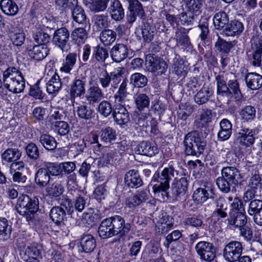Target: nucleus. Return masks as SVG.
I'll return each instance as SVG.
<instances>
[{
    "label": "nucleus",
    "mask_w": 262,
    "mask_h": 262,
    "mask_svg": "<svg viewBox=\"0 0 262 262\" xmlns=\"http://www.w3.org/2000/svg\"><path fill=\"white\" fill-rule=\"evenodd\" d=\"M3 83L5 88L13 93H21L25 88L24 76L15 67H9L4 71Z\"/></svg>",
    "instance_id": "obj_1"
},
{
    "label": "nucleus",
    "mask_w": 262,
    "mask_h": 262,
    "mask_svg": "<svg viewBox=\"0 0 262 262\" xmlns=\"http://www.w3.org/2000/svg\"><path fill=\"white\" fill-rule=\"evenodd\" d=\"M177 171L172 165H169L162 170L161 174L155 173L152 178L150 185L155 193L161 192V194L168 197L167 191L169 188V181L174 177Z\"/></svg>",
    "instance_id": "obj_2"
},
{
    "label": "nucleus",
    "mask_w": 262,
    "mask_h": 262,
    "mask_svg": "<svg viewBox=\"0 0 262 262\" xmlns=\"http://www.w3.org/2000/svg\"><path fill=\"white\" fill-rule=\"evenodd\" d=\"M184 144L187 155L197 157L203 151L205 146V143L195 132L187 134L185 138Z\"/></svg>",
    "instance_id": "obj_3"
},
{
    "label": "nucleus",
    "mask_w": 262,
    "mask_h": 262,
    "mask_svg": "<svg viewBox=\"0 0 262 262\" xmlns=\"http://www.w3.org/2000/svg\"><path fill=\"white\" fill-rule=\"evenodd\" d=\"M251 43V50L247 52L248 61L254 67H260L261 63L262 39L258 36H254Z\"/></svg>",
    "instance_id": "obj_4"
},
{
    "label": "nucleus",
    "mask_w": 262,
    "mask_h": 262,
    "mask_svg": "<svg viewBox=\"0 0 262 262\" xmlns=\"http://www.w3.org/2000/svg\"><path fill=\"white\" fill-rule=\"evenodd\" d=\"M243 247L238 241H231L227 244L223 250V256L228 262H236L242 254Z\"/></svg>",
    "instance_id": "obj_5"
},
{
    "label": "nucleus",
    "mask_w": 262,
    "mask_h": 262,
    "mask_svg": "<svg viewBox=\"0 0 262 262\" xmlns=\"http://www.w3.org/2000/svg\"><path fill=\"white\" fill-rule=\"evenodd\" d=\"M258 131L256 128H244L236 135V142L241 146L249 147L252 146L255 141V136Z\"/></svg>",
    "instance_id": "obj_6"
},
{
    "label": "nucleus",
    "mask_w": 262,
    "mask_h": 262,
    "mask_svg": "<svg viewBox=\"0 0 262 262\" xmlns=\"http://www.w3.org/2000/svg\"><path fill=\"white\" fill-rule=\"evenodd\" d=\"M195 249L200 258L206 261H213L216 256L215 248L209 242H200L195 245Z\"/></svg>",
    "instance_id": "obj_7"
},
{
    "label": "nucleus",
    "mask_w": 262,
    "mask_h": 262,
    "mask_svg": "<svg viewBox=\"0 0 262 262\" xmlns=\"http://www.w3.org/2000/svg\"><path fill=\"white\" fill-rule=\"evenodd\" d=\"M145 64L149 71L157 73L158 75L164 73L167 69L166 62L163 59L154 55H147Z\"/></svg>",
    "instance_id": "obj_8"
},
{
    "label": "nucleus",
    "mask_w": 262,
    "mask_h": 262,
    "mask_svg": "<svg viewBox=\"0 0 262 262\" xmlns=\"http://www.w3.org/2000/svg\"><path fill=\"white\" fill-rule=\"evenodd\" d=\"M213 191V190L212 189L210 184L207 185L205 188L196 189L193 194V198L194 202H196L199 204V206L196 208L199 209L196 210L195 209V207H193L190 209V210L192 211H202L203 206L201 203L205 202L209 198L212 197Z\"/></svg>",
    "instance_id": "obj_9"
},
{
    "label": "nucleus",
    "mask_w": 262,
    "mask_h": 262,
    "mask_svg": "<svg viewBox=\"0 0 262 262\" xmlns=\"http://www.w3.org/2000/svg\"><path fill=\"white\" fill-rule=\"evenodd\" d=\"M42 246L38 243H30L26 248L23 258L26 262H39L42 259Z\"/></svg>",
    "instance_id": "obj_10"
},
{
    "label": "nucleus",
    "mask_w": 262,
    "mask_h": 262,
    "mask_svg": "<svg viewBox=\"0 0 262 262\" xmlns=\"http://www.w3.org/2000/svg\"><path fill=\"white\" fill-rule=\"evenodd\" d=\"M17 206L20 208L25 209L24 213H36L38 210V200L36 198L31 199L27 195H23L19 196Z\"/></svg>",
    "instance_id": "obj_11"
},
{
    "label": "nucleus",
    "mask_w": 262,
    "mask_h": 262,
    "mask_svg": "<svg viewBox=\"0 0 262 262\" xmlns=\"http://www.w3.org/2000/svg\"><path fill=\"white\" fill-rule=\"evenodd\" d=\"M132 150L136 154L151 157L159 152V149L154 143L142 142L136 145H133Z\"/></svg>",
    "instance_id": "obj_12"
},
{
    "label": "nucleus",
    "mask_w": 262,
    "mask_h": 262,
    "mask_svg": "<svg viewBox=\"0 0 262 262\" xmlns=\"http://www.w3.org/2000/svg\"><path fill=\"white\" fill-rule=\"evenodd\" d=\"M64 182L57 179H52L46 186V192L51 197H59L64 191Z\"/></svg>",
    "instance_id": "obj_13"
},
{
    "label": "nucleus",
    "mask_w": 262,
    "mask_h": 262,
    "mask_svg": "<svg viewBox=\"0 0 262 262\" xmlns=\"http://www.w3.org/2000/svg\"><path fill=\"white\" fill-rule=\"evenodd\" d=\"M52 74L46 84V91L49 94L56 95L61 89V81L59 76L53 70L49 71L48 74Z\"/></svg>",
    "instance_id": "obj_14"
},
{
    "label": "nucleus",
    "mask_w": 262,
    "mask_h": 262,
    "mask_svg": "<svg viewBox=\"0 0 262 262\" xmlns=\"http://www.w3.org/2000/svg\"><path fill=\"white\" fill-rule=\"evenodd\" d=\"M110 55L114 61L120 62L127 57L128 48L126 45L122 43L116 44L111 49Z\"/></svg>",
    "instance_id": "obj_15"
},
{
    "label": "nucleus",
    "mask_w": 262,
    "mask_h": 262,
    "mask_svg": "<svg viewBox=\"0 0 262 262\" xmlns=\"http://www.w3.org/2000/svg\"><path fill=\"white\" fill-rule=\"evenodd\" d=\"M70 36V33L66 28H61L56 30L53 37V42L61 49L63 50Z\"/></svg>",
    "instance_id": "obj_16"
},
{
    "label": "nucleus",
    "mask_w": 262,
    "mask_h": 262,
    "mask_svg": "<svg viewBox=\"0 0 262 262\" xmlns=\"http://www.w3.org/2000/svg\"><path fill=\"white\" fill-rule=\"evenodd\" d=\"M108 11L112 19L115 21H120L125 15L124 10L119 0L112 1Z\"/></svg>",
    "instance_id": "obj_17"
},
{
    "label": "nucleus",
    "mask_w": 262,
    "mask_h": 262,
    "mask_svg": "<svg viewBox=\"0 0 262 262\" xmlns=\"http://www.w3.org/2000/svg\"><path fill=\"white\" fill-rule=\"evenodd\" d=\"M107 219L117 234L120 233L123 235L129 231L128 224L125 225V221L121 216L115 215Z\"/></svg>",
    "instance_id": "obj_18"
},
{
    "label": "nucleus",
    "mask_w": 262,
    "mask_h": 262,
    "mask_svg": "<svg viewBox=\"0 0 262 262\" xmlns=\"http://www.w3.org/2000/svg\"><path fill=\"white\" fill-rule=\"evenodd\" d=\"M213 93L212 88L205 84L194 96V101L199 105L205 104L209 101Z\"/></svg>",
    "instance_id": "obj_19"
},
{
    "label": "nucleus",
    "mask_w": 262,
    "mask_h": 262,
    "mask_svg": "<svg viewBox=\"0 0 262 262\" xmlns=\"http://www.w3.org/2000/svg\"><path fill=\"white\" fill-rule=\"evenodd\" d=\"M85 81L80 79H75L70 85V95L72 98L80 97L85 92Z\"/></svg>",
    "instance_id": "obj_20"
},
{
    "label": "nucleus",
    "mask_w": 262,
    "mask_h": 262,
    "mask_svg": "<svg viewBox=\"0 0 262 262\" xmlns=\"http://www.w3.org/2000/svg\"><path fill=\"white\" fill-rule=\"evenodd\" d=\"M114 118L118 124L123 125L129 120L128 113L124 105H114Z\"/></svg>",
    "instance_id": "obj_21"
},
{
    "label": "nucleus",
    "mask_w": 262,
    "mask_h": 262,
    "mask_svg": "<svg viewBox=\"0 0 262 262\" xmlns=\"http://www.w3.org/2000/svg\"><path fill=\"white\" fill-rule=\"evenodd\" d=\"M188 33V30L180 27L176 32L175 38L178 45L182 46L184 49L189 50L192 47L187 35Z\"/></svg>",
    "instance_id": "obj_22"
},
{
    "label": "nucleus",
    "mask_w": 262,
    "mask_h": 262,
    "mask_svg": "<svg viewBox=\"0 0 262 262\" xmlns=\"http://www.w3.org/2000/svg\"><path fill=\"white\" fill-rule=\"evenodd\" d=\"M244 30L243 24L236 20L228 23L223 31V35L226 36H234L240 34Z\"/></svg>",
    "instance_id": "obj_23"
},
{
    "label": "nucleus",
    "mask_w": 262,
    "mask_h": 262,
    "mask_svg": "<svg viewBox=\"0 0 262 262\" xmlns=\"http://www.w3.org/2000/svg\"><path fill=\"white\" fill-rule=\"evenodd\" d=\"M103 97L101 89L98 85H91L86 91L85 98L90 104L99 101Z\"/></svg>",
    "instance_id": "obj_24"
},
{
    "label": "nucleus",
    "mask_w": 262,
    "mask_h": 262,
    "mask_svg": "<svg viewBox=\"0 0 262 262\" xmlns=\"http://www.w3.org/2000/svg\"><path fill=\"white\" fill-rule=\"evenodd\" d=\"M150 191L148 189L138 191L136 195L128 200L127 205L130 209L146 201L150 196Z\"/></svg>",
    "instance_id": "obj_25"
},
{
    "label": "nucleus",
    "mask_w": 262,
    "mask_h": 262,
    "mask_svg": "<svg viewBox=\"0 0 262 262\" xmlns=\"http://www.w3.org/2000/svg\"><path fill=\"white\" fill-rule=\"evenodd\" d=\"M222 177L234 184L238 183L241 179L239 171L234 167L223 168L222 170Z\"/></svg>",
    "instance_id": "obj_26"
},
{
    "label": "nucleus",
    "mask_w": 262,
    "mask_h": 262,
    "mask_svg": "<svg viewBox=\"0 0 262 262\" xmlns=\"http://www.w3.org/2000/svg\"><path fill=\"white\" fill-rule=\"evenodd\" d=\"M172 68L173 72L179 77H185L188 71L184 60L178 55H176L173 59Z\"/></svg>",
    "instance_id": "obj_27"
},
{
    "label": "nucleus",
    "mask_w": 262,
    "mask_h": 262,
    "mask_svg": "<svg viewBox=\"0 0 262 262\" xmlns=\"http://www.w3.org/2000/svg\"><path fill=\"white\" fill-rule=\"evenodd\" d=\"M125 183L130 187L138 188L142 185V181L137 170H130L125 174Z\"/></svg>",
    "instance_id": "obj_28"
},
{
    "label": "nucleus",
    "mask_w": 262,
    "mask_h": 262,
    "mask_svg": "<svg viewBox=\"0 0 262 262\" xmlns=\"http://www.w3.org/2000/svg\"><path fill=\"white\" fill-rule=\"evenodd\" d=\"M220 130L217 134L218 139L224 141L228 140L232 134V124L226 119H224L220 122Z\"/></svg>",
    "instance_id": "obj_29"
},
{
    "label": "nucleus",
    "mask_w": 262,
    "mask_h": 262,
    "mask_svg": "<svg viewBox=\"0 0 262 262\" xmlns=\"http://www.w3.org/2000/svg\"><path fill=\"white\" fill-rule=\"evenodd\" d=\"M80 247L85 253H91L96 248V242L93 235L84 234L80 239Z\"/></svg>",
    "instance_id": "obj_30"
},
{
    "label": "nucleus",
    "mask_w": 262,
    "mask_h": 262,
    "mask_svg": "<svg viewBox=\"0 0 262 262\" xmlns=\"http://www.w3.org/2000/svg\"><path fill=\"white\" fill-rule=\"evenodd\" d=\"M247 86L252 90L259 89L262 86V77L255 73H249L245 76Z\"/></svg>",
    "instance_id": "obj_31"
},
{
    "label": "nucleus",
    "mask_w": 262,
    "mask_h": 262,
    "mask_svg": "<svg viewBox=\"0 0 262 262\" xmlns=\"http://www.w3.org/2000/svg\"><path fill=\"white\" fill-rule=\"evenodd\" d=\"M110 0H83V3L91 11L99 12L104 11L107 7Z\"/></svg>",
    "instance_id": "obj_32"
},
{
    "label": "nucleus",
    "mask_w": 262,
    "mask_h": 262,
    "mask_svg": "<svg viewBox=\"0 0 262 262\" xmlns=\"http://www.w3.org/2000/svg\"><path fill=\"white\" fill-rule=\"evenodd\" d=\"M98 232L99 236L102 238H107L117 235L115 230L112 228L110 221L107 219L102 221L98 228Z\"/></svg>",
    "instance_id": "obj_33"
},
{
    "label": "nucleus",
    "mask_w": 262,
    "mask_h": 262,
    "mask_svg": "<svg viewBox=\"0 0 262 262\" xmlns=\"http://www.w3.org/2000/svg\"><path fill=\"white\" fill-rule=\"evenodd\" d=\"M49 49L46 45H36L29 51L30 56L34 59L39 61L45 58L48 54Z\"/></svg>",
    "instance_id": "obj_34"
},
{
    "label": "nucleus",
    "mask_w": 262,
    "mask_h": 262,
    "mask_svg": "<svg viewBox=\"0 0 262 262\" xmlns=\"http://www.w3.org/2000/svg\"><path fill=\"white\" fill-rule=\"evenodd\" d=\"M217 84V98L219 99L222 97H226L228 100V97L230 96V93L228 91V83H226L223 77L221 75H217L215 77Z\"/></svg>",
    "instance_id": "obj_35"
},
{
    "label": "nucleus",
    "mask_w": 262,
    "mask_h": 262,
    "mask_svg": "<svg viewBox=\"0 0 262 262\" xmlns=\"http://www.w3.org/2000/svg\"><path fill=\"white\" fill-rule=\"evenodd\" d=\"M76 61V54L74 53H69L63 59L60 71L65 73H69L74 69Z\"/></svg>",
    "instance_id": "obj_36"
},
{
    "label": "nucleus",
    "mask_w": 262,
    "mask_h": 262,
    "mask_svg": "<svg viewBox=\"0 0 262 262\" xmlns=\"http://www.w3.org/2000/svg\"><path fill=\"white\" fill-rule=\"evenodd\" d=\"M50 174L47 168H39L35 174V183L39 186H46L50 182Z\"/></svg>",
    "instance_id": "obj_37"
},
{
    "label": "nucleus",
    "mask_w": 262,
    "mask_h": 262,
    "mask_svg": "<svg viewBox=\"0 0 262 262\" xmlns=\"http://www.w3.org/2000/svg\"><path fill=\"white\" fill-rule=\"evenodd\" d=\"M239 115L243 122H250L256 117V109L251 105L244 106L239 112Z\"/></svg>",
    "instance_id": "obj_38"
},
{
    "label": "nucleus",
    "mask_w": 262,
    "mask_h": 262,
    "mask_svg": "<svg viewBox=\"0 0 262 262\" xmlns=\"http://www.w3.org/2000/svg\"><path fill=\"white\" fill-rule=\"evenodd\" d=\"M0 7L2 11L7 15L14 16L18 11V6L12 0H1Z\"/></svg>",
    "instance_id": "obj_39"
},
{
    "label": "nucleus",
    "mask_w": 262,
    "mask_h": 262,
    "mask_svg": "<svg viewBox=\"0 0 262 262\" xmlns=\"http://www.w3.org/2000/svg\"><path fill=\"white\" fill-rule=\"evenodd\" d=\"M212 113L211 110L208 108L203 109L201 114L198 115L195 122L198 127H203L211 121Z\"/></svg>",
    "instance_id": "obj_40"
},
{
    "label": "nucleus",
    "mask_w": 262,
    "mask_h": 262,
    "mask_svg": "<svg viewBox=\"0 0 262 262\" xmlns=\"http://www.w3.org/2000/svg\"><path fill=\"white\" fill-rule=\"evenodd\" d=\"M228 91L230 96L228 97V100L234 97L236 101H239L242 99V95L239 88V84L237 80H230L228 82Z\"/></svg>",
    "instance_id": "obj_41"
},
{
    "label": "nucleus",
    "mask_w": 262,
    "mask_h": 262,
    "mask_svg": "<svg viewBox=\"0 0 262 262\" xmlns=\"http://www.w3.org/2000/svg\"><path fill=\"white\" fill-rule=\"evenodd\" d=\"M126 86L127 81L124 80L120 84L118 91L114 95V105H124V101L128 94Z\"/></svg>",
    "instance_id": "obj_42"
},
{
    "label": "nucleus",
    "mask_w": 262,
    "mask_h": 262,
    "mask_svg": "<svg viewBox=\"0 0 262 262\" xmlns=\"http://www.w3.org/2000/svg\"><path fill=\"white\" fill-rule=\"evenodd\" d=\"M116 33L111 29H105L100 34V40L104 46L112 45L116 40Z\"/></svg>",
    "instance_id": "obj_43"
},
{
    "label": "nucleus",
    "mask_w": 262,
    "mask_h": 262,
    "mask_svg": "<svg viewBox=\"0 0 262 262\" xmlns=\"http://www.w3.org/2000/svg\"><path fill=\"white\" fill-rule=\"evenodd\" d=\"M39 141L42 145L48 150H53L57 146L55 139L49 134H42L39 138Z\"/></svg>",
    "instance_id": "obj_44"
},
{
    "label": "nucleus",
    "mask_w": 262,
    "mask_h": 262,
    "mask_svg": "<svg viewBox=\"0 0 262 262\" xmlns=\"http://www.w3.org/2000/svg\"><path fill=\"white\" fill-rule=\"evenodd\" d=\"M228 224L241 228L246 225L247 219L245 214H232L228 219Z\"/></svg>",
    "instance_id": "obj_45"
},
{
    "label": "nucleus",
    "mask_w": 262,
    "mask_h": 262,
    "mask_svg": "<svg viewBox=\"0 0 262 262\" xmlns=\"http://www.w3.org/2000/svg\"><path fill=\"white\" fill-rule=\"evenodd\" d=\"M116 130L110 127H107L101 130L100 137L102 142L111 143L116 140Z\"/></svg>",
    "instance_id": "obj_46"
},
{
    "label": "nucleus",
    "mask_w": 262,
    "mask_h": 262,
    "mask_svg": "<svg viewBox=\"0 0 262 262\" xmlns=\"http://www.w3.org/2000/svg\"><path fill=\"white\" fill-rule=\"evenodd\" d=\"M51 128L55 133L60 136H64L68 134L70 127L67 122L63 121H56L51 125Z\"/></svg>",
    "instance_id": "obj_47"
},
{
    "label": "nucleus",
    "mask_w": 262,
    "mask_h": 262,
    "mask_svg": "<svg viewBox=\"0 0 262 262\" xmlns=\"http://www.w3.org/2000/svg\"><path fill=\"white\" fill-rule=\"evenodd\" d=\"M213 21L215 27L220 29L228 23L229 18L226 12L220 11L214 15Z\"/></svg>",
    "instance_id": "obj_48"
},
{
    "label": "nucleus",
    "mask_w": 262,
    "mask_h": 262,
    "mask_svg": "<svg viewBox=\"0 0 262 262\" xmlns=\"http://www.w3.org/2000/svg\"><path fill=\"white\" fill-rule=\"evenodd\" d=\"M72 16L73 19L79 24L85 25L87 23L85 12L79 6L74 7L72 11Z\"/></svg>",
    "instance_id": "obj_49"
},
{
    "label": "nucleus",
    "mask_w": 262,
    "mask_h": 262,
    "mask_svg": "<svg viewBox=\"0 0 262 262\" xmlns=\"http://www.w3.org/2000/svg\"><path fill=\"white\" fill-rule=\"evenodd\" d=\"M71 37L75 43L82 44L87 38V33L84 28H78L73 31Z\"/></svg>",
    "instance_id": "obj_50"
},
{
    "label": "nucleus",
    "mask_w": 262,
    "mask_h": 262,
    "mask_svg": "<svg viewBox=\"0 0 262 262\" xmlns=\"http://www.w3.org/2000/svg\"><path fill=\"white\" fill-rule=\"evenodd\" d=\"M93 21L94 23V26L98 30L107 28L110 23L108 20V16L104 14H97L94 15Z\"/></svg>",
    "instance_id": "obj_51"
},
{
    "label": "nucleus",
    "mask_w": 262,
    "mask_h": 262,
    "mask_svg": "<svg viewBox=\"0 0 262 262\" xmlns=\"http://www.w3.org/2000/svg\"><path fill=\"white\" fill-rule=\"evenodd\" d=\"M156 33L155 27L148 23L144 24L141 28V34L143 39L147 42L151 41Z\"/></svg>",
    "instance_id": "obj_52"
},
{
    "label": "nucleus",
    "mask_w": 262,
    "mask_h": 262,
    "mask_svg": "<svg viewBox=\"0 0 262 262\" xmlns=\"http://www.w3.org/2000/svg\"><path fill=\"white\" fill-rule=\"evenodd\" d=\"M21 156L20 152L16 149L8 148L2 154V158L8 162H13L18 160Z\"/></svg>",
    "instance_id": "obj_53"
},
{
    "label": "nucleus",
    "mask_w": 262,
    "mask_h": 262,
    "mask_svg": "<svg viewBox=\"0 0 262 262\" xmlns=\"http://www.w3.org/2000/svg\"><path fill=\"white\" fill-rule=\"evenodd\" d=\"M134 98L136 106L139 111H142L144 108L148 107L150 100L146 94H139Z\"/></svg>",
    "instance_id": "obj_54"
},
{
    "label": "nucleus",
    "mask_w": 262,
    "mask_h": 262,
    "mask_svg": "<svg viewBox=\"0 0 262 262\" xmlns=\"http://www.w3.org/2000/svg\"><path fill=\"white\" fill-rule=\"evenodd\" d=\"M128 3L130 12L136 14L141 18L145 16L142 5L138 0H128Z\"/></svg>",
    "instance_id": "obj_55"
},
{
    "label": "nucleus",
    "mask_w": 262,
    "mask_h": 262,
    "mask_svg": "<svg viewBox=\"0 0 262 262\" xmlns=\"http://www.w3.org/2000/svg\"><path fill=\"white\" fill-rule=\"evenodd\" d=\"M130 81V83H132L134 86L143 88L146 85L147 78L141 73H135L131 75Z\"/></svg>",
    "instance_id": "obj_56"
},
{
    "label": "nucleus",
    "mask_w": 262,
    "mask_h": 262,
    "mask_svg": "<svg viewBox=\"0 0 262 262\" xmlns=\"http://www.w3.org/2000/svg\"><path fill=\"white\" fill-rule=\"evenodd\" d=\"M96 220L93 214H81L77 219V223L80 226L89 227L93 226Z\"/></svg>",
    "instance_id": "obj_57"
},
{
    "label": "nucleus",
    "mask_w": 262,
    "mask_h": 262,
    "mask_svg": "<svg viewBox=\"0 0 262 262\" xmlns=\"http://www.w3.org/2000/svg\"><path fill=\"white\" fill-rule=\"evenodd\" d=\"M188 182L185 178H181L172 185V189L174 193L178 195L183 194L187 190Z\"/></svg>",
    "instance_id": "obj_58"
},
{
    "label": "nucleus",
    "mask_w": 262,
    "mask_h": 262,
    "mask_svg": "<svg viewBox=\"0 0 262 262\" xmlns=\"http://www.w3.org/2000/svg\"><path fill=\"white\" fill-rule=\"evenodd\" d=\"M9 37L12 43L16 46H21L25 40V33L19 30L10 32Z\"/></svg>",
    "instance_id": "obj_59"
},
{
    "label": "nucleus",
    "mask_w": 262,
    "mask_h": 262,
    "mask_svg": "<svg viewBox=\"0 0 262 262\" xmlns=\"http://www.w3.org/2000/svg\"><path fill=\"white\" fill-rule=\"evenodd\" d=\"M33 37L35 42L42 45H46L49 42L51 39L50 35L45 33L42 29L37 30L34 32Z\"/></svg>",
    "instance_id": "obj_60"
},
{
    "label": "nucleus",
    "mask_w": 262,
    "mask_h": 262,
    "mask_svg": "<svg viewBox=\"0 0 262 262\" xmlns=\"http://www.w3.org/2000/svg\"><path fill=\"white\" fill-rule=\"evenodd\" d=\"M124 69L123 68L118 67L109 74L112 81L111 84L115 88L121 81V77L124 74Z\"/></svg>",
    "instance_id": "obj_61"
},
{
    "label": "nucleus",
    "mask_w": 262,
    "mask_h": 262,
    "mask_svg": "<svg viewBox=\"0 0 262 262\" xmlns=\"http://www.w3.org/2000/svg\"><path fill=\"white\" fill-rule=\"evenodd\" d=\"M92 57L99 62H103L108 57V51L102 47L98 46L94 48Z\"/></svg>",
    "instance_id": "obj_62"
},
{
    "label": "nucleus",
    "mask_w": 262,
    "mask_h": 262,
    "mask_svg": "<svg viewBox=\"0 0 262 262\" xmlns=\"http://www.w3.org/2000/svg\"><path fill=\"white\" fill-rule=\"evenodd\" d=\"M203 2V0H187L186 2L187 9L198 16L201 12Z\"/></svg>",
    "instance_id": "obj_63"
},
{
    "label": "nucleus",
    "mask_w": 262,
    "mask_h": 262,
    "mask_svg": "<svg viewBox=\"0 0 262 262\" xmlns=\"http://www.w3.org/2000/svg\"><path fill=\"white\" fill-rule=\"evenodd\" d=\"M113 111L111 103L106 100H103L98 106V112L104 117H108Z\"/></svg>",
    "instance_id": "obj_64"
}]
</instances>
